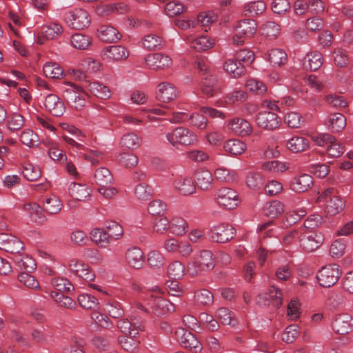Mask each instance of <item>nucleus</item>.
Masks as SVG:
<instances>
[{"instance_id": "1", "label": "nucleus", "mask_w": 353, "mask_h": 353, "mask_svg": "<svg viewBox=\"0 0 353 353\" xmlns=\"http://www.w3.org/2000/svg\"><path fill=\"white\" fill-rule=\"evenodd\" d=\"M214 266L215 260L212 252L205 250L200 252L194 261L188 263L187 270L192 276H196L202 272L212 270Z\"/></svg>"}, {"instance_id": "2", "label": "nucleus", "mask_w": 353, "mask_h": 353, "mask_svg": "<svg viewBox=\"0 0 353 353\" xmlns=\"http://www.w3.org/2000/svg\"><path fill=\"white\" fill-rule=\"evenodd\" d=\"M316 202H323L325 205V212L330 216H334L340 213L345 207L343 199L335 194V190L332 188L323 191L316 199Z\"/></svg>"}, {"instance_id": "3", "label": "nucleus", "mask_w": 353, "mask_h": 353, "mask_svg": "<svg viewBox=\"0 0 353 353\" xmlns=\"http://www.w3.org/2000/svg\"><path fill=\"white\" fill-rule=\"evenodd\" d=\"M64 19L72 29L82 30L88 27L91 19L88 12L81 8H76L66 12Z\"/></svg>"}, {"instance_id": "4", "label": "nucleus", "mask_w": 353, "mask_h": 353, "mask_svg": "<svg viewBox=\"0 0 353 353\" xmlns=\"http://www.w3.org/2000/svg\"><path fill=\"white\" fill-rule=\"evenodd\" d=\"M257 29L256 21L252 19H245L238 22L235 28L236 35L233 37V41L237 45L242 44L244 39L251 38Z\"/></svg>"}, {"instance_id": "5", "label": "nucleus", "mask_w": 353, "mask_h": 353, "mask_svg": "<svg viewBox=\"0 0 353 353\" xmlns=\"http://www.w3.org/2000/svg\"><path fill=\"white\" fill-rule=\"evenodd\" d=\"M167 140L174 147L178 144L189 145L196 141V134L190 130L179 127L176 128L172 132L166 134Z\"/></svg>"}, {"instance_id": "6", "label": "nucleus", "mask_w": 353, "mask_h": 353, "mask_svg": "<svg viewBox=\"0 0 353 353\" xmlns=\"http://www.w3.org/2000/svg\"><path fill=\"white\" fill-rule=\"evenodd\" d=\"M339 268L336 264H330L322 268L316 275L319 285L323 288H330L336 283L341 274Z\"/></svg>"}, {"instance_id": "7", "label": "nucleus", "mask_w": 353, "mask_h": 353, "mask_svg": "<svg viewBox=\"0 0 353 353\" xmlns=\"http://www.w3.org/2000/svg\"><path fill=\"white\" fill-rule=\"evenodd\" d=\"M324 235L317 231L303 230L301 233L300 245L306 252H313L323 243Z\"/></svg>"}, {"instance_id": "8", "label": "nucleus", "mask_w": 353, "mask_h": 353, "mask_svg": "<svg viewBox=\"0 0 353 353\" xmlns=\"http://www.w3.org/2000/svg\"><path fill=\"white\" fill-rule=\"evenodd\" d=\"M218 204L228 210L235 208L238 205V194L235 190L228 187H223L216 192Z\"/></svg>"}, {"instance_id": "9", "label": "nucleus", "mask_w": 353, "mask_h": 353, "mask_svg": "<svg viewBox=\"0 0 353 353\" xmlns=\"http://www.w3.org/2000/svg\"><path fill=\"white\" fill-rule=\"evenodd\" d=\"M176 338L181 345L186 349L197 353L202 350V345L199 340L192 332L179 328L175 332Z\"/></svg>"}, {"instance_id": "10", "label": "nucleus", "mask_w": 353, "mask_h": 353, "mask_svg": "<svg viewBox=\"0 0 353 353\" xmlns=\"http://www.w3.org/2000/svg\"><path fill=\"white\" fill-rule=\"evenodd\" d=\"M235 234L236 230L233 226L223 223L211 230L210 239L214 242L224 243L232 239Z\"/></svg>"}, {"instance_id": "11", "label": "nucleus", "mask_w": 353, "mask_h": 353, "mask_svg": "<svg viewBox=\"0 0 353 353\" xmlns=\"http://www.w3.org/2000/svg\"><path fill=\"white\" fill-rule=\"evenodd\" d=\"M313 178L308 174H299L292 178L290 188L296 193H303L308 191L313 185Z\"/></svg>"}, {"instance_id": "12", "label": "nucleus", "mask_w": 353, "mask_h": 353, "mask_svg": "<svg viewBox=\"0 0 353 353\" xmlns=\"http://www.w3.org/2000/svg\"><path fill=\"white\" fill-rule=\"evenodd\" d=\"M0 249L11 254H19L23 249V243L10 234H0Z\"/></svg>"}, {"instance_id": "13", "label": "nucleus", "mask_w": 353, "mask_h": 353, "mask_svg": "<svg viewBox=\"0 0 353 353\" xmlns=\"http://www.w3.org/2000/svg\"><path fill=\"white\" fill-rule=\"evenodd\" d=\"M256 122L259 127L272 130L279 126L281 119L274 112L265 111L257 114Z\"/></svg>"}, {"instance_id": "14", "label": "nucleus", "mask_w": 353, "mask_h": 353, "mask_svg": "<svg viewBox=\"0 0 353 353\" xmlns=\"http://www.w3.org/2000/svg\"><path fill=\"white\" fill-rule=\"evenodd\" d=\"M68 266L76 276L85 281L91 282L94 280V272L90 269L88 265L81 261L72 259L70 261Z\"/></svg>"}, {"instance_id": "15", "label": "nucleus", "mask_w": 353, "mask_h": 353, "mask_svg": "<svg viewBox=\"0 0 353 353\" xmlns=\"http://www.w3.org/2000/svg\"><path fill=\"white\" fill-rule=\"evenodd\" d=\"M101 55L102 59L107 61H121L128 57L129 52L123 46H110L104 48Z\"/></svg>"}, {"instance_id": "16", "label": "nucleus", "mask_w": 353, "mask_h": 353, "mask_svg": "<svg viewBox=\"0 0 353 353\" xmlns=\"http://www.w3.org/2000/svg\"><path fill=\"white\" fill-rule=\"evenodd\" d=\"M333 330L339 334H347L353 330V318L349 314H341L334 319Z\"/></svg>"}, {"instance_id": "17", "label": "nucleus", "mask_w": 353, "mask_h": 353, "mask_svg": "<svg viewBox=\"0 0 353 353\" xmlns=\"http://www.w3.org/2000/svg\"><path fill=\"white\" fill-rule=\"evenodd\" d=\"M43 103L46 110L54 117H61L65 112V105L56 94H49L47 95L45 97Z\"/></svg>"}, {"instance_id": "18", "label": "nucleus", "mask_w": 353, "mask_h": 353, "mask_svg": "<svg viewBox=\"0 0 353 353\" xmlns=\"http://www.w3.org/2000/svg\"><path fill=\"white\" fill-rule=\"evenodd\" d=\"M201 90L208 97H212L221 92V87L216 77L212 74L202 77Z\"/></svg>"}, {"instance_id": "19", "label": "nucleus", "mask_w": 353, "mask_h": 353, "mask_svg": "<svg viewBox=\"0 0 353 353\" xmlns=\"http://www.w3.org/2000/svg\"><path fill=\"white\" fill-rule=\"evenodd\" d=\"M145 63L152 70L164 69L172 63L171 58L161 53L148 54L145 57Z\"/></svg>"}, {"instance_id": "20", "label": "nucleus", "mask_w": 353, "mask_h": 353, "mask_svg": "<svg viewBox=\"0 0 353 353\" xmlns=\"http://www.w3.org/2000/svg\"><path fill=\"white\" fill-rule=\"evenodd\" d=\"M194 181L199 188L210 190L213 188L214 179L212 173L207 169H198L194 174Z\"/></svg>"}, {"instance_id": "21", "label": "nucleus", "mask_w": 353, "mask_h": 353, "mask_svg": "<svg viewBox=\"0 0 353 353\" xmlns=\"http://www.w3.org/2000/svg\"><path fill=\"white\" fill-rule=\"evenodd\" d=\"M97 37L103 42L112 43L119 41L121 34L110 25H101L97 29Z\"/></svg>"}, {"instance_id": "22", "label": "nucleus", "mask_w": 353, "mask_h": 353, "mask_svg": "<svg viewBox=\"0 0 353 353\" xmlns=\"http://www.w3.org/2000/svg\"><path fill=\"white\" fill-rule=\"evenodd\" d=\"M159 92L156 96L158 101L168 103L176 98L177 91L172 83L163 82L159 85Z\"/></svg>"}, {"instance_id": "23", "label": "nucleus", "mask_w": 353, "mask_h": 353, "mask_svg": "<svg viewBox=\"0 0 353 353\" xmlns=\"http://www.w3.org/2000/svg\"><path fill=\"white\" fill-rule=\"evenodd\" d=\"M174 185L179 193L184 196L192 194L196 190L195 185L192 178L189 176L177 177L174 181Z\"/></svg>"}, {"instance_id": "24", "label": "nucleus", "mask_w": 353, "mask_h": 353, "mask_svg": "<svg viewBox=\"0 0 353 353\" xmlns=\"http://www.w3.org/2000/svg\"><path fill=\"white\" fill-rule=\"evenodd\" d=\"M230 128L236 134L241 137H245L250 134L252 128L250 123L241 118H235L230 121Z\"/></svg>"}, {"instance_id": "25", "label": "nucleus", "mask_w": 353, "mask_h": 353, "mask_svg": "<svg viewBox=\"0 0 353 353\" xmlns=\"http://www.w3.org/2000/svg\"><path fill=\"white\" fill-rule=\"evenodd\" d=\"M125 259L131 267L140 269L144 263V254L139 248L132 247L127 250Z\"/></svg>"}, {"instance_id": "26", "label": "nucleus", "mask_w": 353, "mask_h": 353, "mask_svg": "<svg viewBox=\"0 0 353 353\" xmlns=\"http://www.w3.org/2000/svg\"><path fill=\"white\" fill-rule=\"evenodd\" d=\"M325 124L332 132H339L345 128L346 119L341 113L330 114L327 118Z\"/></svg>"}, {"instance_id": "27", "label": "nucleus", "mask_w": 353, "mask_h": 353, "mask_svg": "<svg viewBox=\"0 0 353 353\" xmlns=\"http://www.w3.org/2000/svg\"><path fill=\"white\" fill-rule=\"evenodd\" d=\"M323 64L322 55L319 52L307 54L303 60V66L307 70H317Z\"/></svg>"}, {"instance_id": "28", "label": "nucleus", "mask_w": 353, "mask_h": 353, "mask_svg": "<svg viewBox=\"0 0 353 353\" xmlns=\"http://www.w3.org/2000/svg\"><path fill=\"white\" fill-rule=\"evenodd\" d=\"M152 312L157 316H162L174 311L175 307L170 301L162 297L154 299L152 305Z\"/></svg>"}, {"instance_id": "29", "label": "nucleus", "mask_w": 353, "mask_h": 353, "mask_svg": "<svg viewBox=\"0 0 353 353\" xmlns=\"http://www.w3.org/2000/svg\"><path fill=\"white\" fill-rule=\"evenodd\" d=\"M263 210L265 216L274 219L283 212L284 205L281 201L274 200L266 203Z\"/></svg>"}, {"instance_id": "30", "label": "nucleus", "mask_w": 353, "mask_h": 353, "mask_svg": "<svg viewBox=\"0 0 353 353\" xmlns=\"http://www.w3.org/2000/svg\"><path fill=\"white\" fill-rule=\"evenodd\" d=\"M63 32L61 26L58 23H51L43 26L39 35V39L42 43L41 37L46 39H54Z\"/></svg>"}, {"instance_id": "31", "label": "nucleus", "mask_w": 353, "mask_h": 353, "mask_svg": "<svg viewBox=\"0 0 353 353\" xmlns=\"http://www.w3.org/2000/svg\"><path fill=\"white\" fill-rule=\"evenodd\" d=\"M94 177L96 183L103 188L108 187L113 180L110 171L106 168H98L95 171Z\"/></svg>"}, {"instance_id": "32", "label": "nucleus", "mask_w": 353, "mask_h": 353, "mask_svg": "<svg viewBox=\"0 0 353 353\" xmlns=\"http://www.w3.org/2000/svg\"><path fill=\"white\" fill-rule=\"evenodd\" d=\"M14 260L20 270H23L26 273L32 272L36 269L37 265L34 259L28 255L23 256L17 255Z\"/></svg>"}, {"instance_id": "33", "label": "nucleus", "mask_w": 353, "mask_h": 353, "mask_svg": "<svg viewBox=\"0 0 353 353\" xmlns=\"http://www.w3.org/2000/svg\"><path fill=\"white\" fill-rule=\"evenodd\" d=\"M286 146L292 152L297 153L305 150L309 147V141L302 137H294L288 141Z\"/></svg>"}, {"instance_id": "34", "label": "nucleus", "mask_w": 353, "mask_h": 353, "mask_svg": "<svg viewBox=\"0 0 353 353\" xmlns=\"http://www.w3.org/2000/svg\"><path fill=\"white\" fill-rule=\"evenodd\" d=\"M90 238L95 243L103 248L106 247L112 240L107 231H103L100 228L92 230L90 232Z\"/></svg>"}, {"instance_id": "35", "label": "nucleus", "mask_w": 353, "mask_h": 353, "mask_svg": "<svg viewBox=\"0 0 353 353\" xmlns=\"http://www.w3.org/2000/svg\"><path fill=\"white\" fill-rule=\"evenodd\" d=\"M84 339L74 336L70 341L69 344L63 347V353H85Z\"/></svg>"}, {"instance_id": "36", "label": "nucleus", "mask_w": 353, "mask_h": 353, "mask_svg": "<svg viewBox=\"0 0 353 353\" xmlns=\"http://www.w3.org/2000/svg\"><path fill=\"white\" fill-rule=\"evenodd\" d=\"M224 149L232 155H240L246 149V145L239 139H231L224 145Z\"/></svg>"}, {"instance_id": "37", "label": "nucleus", "mask_w": 353, "mask_h": 353, "mask_svg": "<svg viewBox=\"0 0 353 353\" xmlns=\"http://www.w3.org/2000/svg\"><path fill=\"white\" fill-rule=\"evenodd\" d=\"M119 343L121 347L128 352H133L137 350L140 343L137 336H132L130 335L120 336L118 338Z\"/></svg>"}, {"instance_id": "38", "label": "nucleus", "mask_w": 353, "mask_h": 353, "mask_svg": "<svg viewBox=\"0 0 353 353\" xmlns=\"http://www.w3.org/2000/svg\"><path fill=\"white\" fill-rule=\"evenodd\" d=\"M224 70L231 74L233 77L237 78L245 73V68L243 65H239V62L234 59L227 60L223 65Z\"/></svg>"}, {"instance_id": "39", "label": "nucleus", "mask_w": 353, "mask_h": 353, "mask_svg": "<svg viewBox=\"0 0 353 353\" xmlns=\"http://www.w3.org/2000/svg\"><path fill=\"white\" fill-rule=\"evenodd\" d=\"M268 61L273 66H280L287 61V54L281 49H272L268 53Z\"/></svg>"}, {"instance_id": "40", "label": "nucleus", "mask_w": 353, "mask_h": 353, "mask_svg": "<svg viewBox=\"0 0 353 353\" xmlns=\"http://www.w3.org/2000/svg\"><path fill=\"white\" fill-rule=\"evenodd\" d=\"M167 273L170 279L179 280L185 275V266L179 261H174L168 267Z\"/></svg>"}, {"instance_id": "41", "label": "nucleus", "mask_w": 353, "mask_h": 353, "mask_svg": "<svg viewBox=\"0 0 353 353\" xmlns=\"http://www.w3.org/2000/svg\"><path fill=\"white\" fill-rule=\"evenodd\" d=\"M120 145L122 148L134 150L141 145V139L134 133H128L121 138Z\"/></svg>"}, {"instance_id": "42", "label": "nucleus", "mask_w": 353, "mask_h": 353, "mask_svg": "<svg viewBox=\"0 0 353 353\" xmlns=\"http://www.w3.org/2000/svg\"><path fill=\"white\" fill-rule=\"evenodd\" d=\"M45 76L50 79H59L63 74L62 68L57 63H46L43 68Z\"/></svg>"}, {"instance_id": "43", "label": "nucleus", "mask_w": 353, "mask_h": 353, "mask_svg": "<svg viewBox=\"0 0 353 353\" xmlns=\"http://www.w3.org/2000/svg\"><path fill=\"white\" fill-rule=\"evenodd\" d=\"M78 301L79 305L87 310H95L99 307V301L98 299L89 294H82L79 295Z\"/></svg>"}, {"instance_id": "44", "label": "nucleus", "mask_w": 353, "mask_h": 353, "mask_svg": "<svg viewBox=\"0 0 353 353\" xmlns=\"http://www.w3.org/2000/svg\"><path fill=\"white\" fill-rule=\"evenodd\" d=\"M70 194L72 198L77 201H83L90 194V189L79 183H73L70 188Z\"/></svg>"}, {"instance_id": "45", "label": "nucleus", "mask_w": 353, "mask_h": 353, "mask_svg": "<svg viewBox=\"0 0 353 353\" xmlns=\"http://www.w3.org/2000/svg\"><path fill=\"white\" fill-rule=\"evenodd\" d=\"M72 46L79 50H85L91 45L90 38L81 33H76L71 37Z\"/></svg>"}, {"instance_id": "46", "label": "nucleus", "mask_w": 353, "mask_h": 353, "mask_svg": "<svg viewBox=\"0 0 353 353\" xmlns=\"http://www.w3.org/2000/svg\"><path fill=\"white\" fill-rule=\"evenodd\" d=\"M143 45L150 50H159L163 48V39L156 34H148L144 37Z\"/></svg>"}, {"instance_id": "47", "label": "nucleus", "mask_w": 353, "mask_h": 353, "mask_svg": "<svg viewBox=\"0 0 353 353\" xmlns=\"http://www.w3.org/2000/svg\"><path fill=\"white\" fill-rule=\"evenodd\" d=\"M216 316L223 325H229L234 327L237 324V320L234 318L232 313L226 307H220L216 312Z\"/></svg>"}, {"instance_id": "48", "label": "nucleus", "mask_w": 353, "mask_h": 353, "mask_svg": "<svg viewBox=\"0 0 353 353\" xmlns=\"http://www.w3.org/2000/svg\"><path fill=\"white\" fill-rule=\"evenodd\" d=\"M23 176L30 181H35L41 176V172L38 166L32 163L26 164L22 171Z\"/></svg>"}, {"instance_id": "49", "label": "nucleus", "mask_w": 353, "mask_h": 353, "mask_svg": "<svg viewBox=\"0 0 353 353\" xmlns=\"http://www.w3.org/2000/svg\"><path fill=\"white\" fill-rule=\"evenodd\" d=\"M90 90L92 94L98 98L107 99H109L111 96V92L110 89L107 86L99 82H94L90 83Z\"/></svg>"}, {"instance_id": "50", "label": "nucleus", "mask_w": 353, "mask_h": 353, "mask_svg": "<svg viewBox=\"0 0 353 353\" xmlns=\"http://www.w3.org/2000/svg\"><path fill=\"white\" fill-rule=\"evenodd\" d=\"M261 34L269 38L276 37L280 32L279 26L274 21H267L260 28Z\"/></svg>"}, {"instance_id": "51", "label": "nucleus", "mask_w": 353, "mask_h": 353, "mask_svg": "<svg viewBox=\"0 0 353 353\" xmlns=\"http://www.w3.org/2000/svg\"><path fill=\"white\" fill-rule=\"evenodd\" d=\"M20 140L21 143L28 147H34L39 145L38 135L32 130L27 129L22 132Z\"/></svg>"}, {"instance_id": "52", "label": "nucleus", "mask_w": 353, "mask_h": 353, "mask_svg": "<svg viewBox=\"0 0 353 353\" xmlns=\"http://www.w3.org/2000/svg\"><path fill=\"white\" fill-rule=\"evenodd\" d=\"M117 160L121 165L127 168H132L136 166L139 161L138 157L135 154L130 152L120 154Z\"/></svg>"}, {"instance_id": "53", "label": "nucleus", "mask_w": 353, "mask_h": 353, "mask_svg": "<svg viewBox=\"0 0 353 353\" xmlns=\"http://www.w3.org/2000/svg\"><path fill=\"white\" fill-rule=\"evenodd\" d=\"M263 178L258 172H250L246 177V184L250 189H260L263 185Z\"/></svg>"}, {"instance_id": "54", "label": "nucleus", "mask_w": 353, "mask_h": 353, "mask_svg": "<svg viewBox=\"0 0 353 353\" xmlns=\"http://www.w3.org/2000/svg\"><path fill=\"white\" fill-rule=\"evenodd\" d=\"M148 263L150 268L159 269L163 266L165 259L159 251L153 250L148 255Z\"/></svg>"}, {"instance_id": "55", "label": "nucleus", "mask_w": 353, "mask_h": 353, "mask_svg": "<svg viewBox=\"0 0 353 353\" xmlns=\"http://www.w3.org/2000/svg\"><path fill=\"white\" fill-rule=\"evenodd\" d=\"M265 3L263 1H256L247 3L245 7V14L248 13L251 16L259 15L265 11Z\"/></svg>"}, {"instance_id": "56", "label": "nucleus", "mask_w": 353, "mask_h": 353, "mask_svg": "<svg viewBox=\"0 0 353 353\" xmlns=\"http://www.w3.org/2000/svg\"><path fill=\"white\" fill-rule=\"evenodd\" d=\"M106 310L110 316L114 319L121 318L124 315V310L121 304L115 300L107 304Z\"/></svg>"}, {"instance_id": "57", "label": "nucleus", "mask_w": 353, "mask_h": 353, "mask_svg": "<svg viewBox=\"0 0 353 353\" xmlns=\"http://www.w3.org/2000/svg\"><path fill=\"white\" fill-rule=\"evenodd\" d=\"M45 210L50 214H56L61 210V201L53 196L46 199L44 203Z\"/></svg>"}, {"instance_id": "58", "label": "nucleus", "mask_w": 353, "mask_h": 353, "mask_svg": "<svg viewBox=\"0 0 353 353\" xmlns=\"http://www.w3.org/2000/svg\"><path fill=\"white\" fill-rule=\"evenodd\" d=\"M105 228L112 240L119 239L123 234L121 225L116 221H106Z\"/></svg>"}, {"instance_id": "59", "label": "nucleus", "mask_w": 353, "mask_h": 353, "mask_svg": "<svg viewBox=\"0 0 353 353\" xmlns=\"http://www.w3.org/2000/svg\"><path fill=\"white\" fill-rule=\"evenodd\" d=\"M134 194L140 200H149L152 194V189L146 183H141L136 186Z\"/></svg>"}, {"instance_id": "60", "label": "nucleus", "mask_w": 353, "mask_h": 353, "mask_svg": "<svg viewBox=\"0 0 353 353\" xmlns=\"http://www.w3.org/2000/svg\"><path fill=\"white\" fill-rule=\"evenodd\" d=\"M194 299L198 303L203 305H209L213 303V294L206 289L196 291L194 294Z\"/></svg>"}, {"instance_id": "61", "label": "nucleus", "mask_w": 353, "mask_h": 353, "mask_svg": "<svg viewBox=\"0 0 353 353\" xmlns=\"http://www.w3.org/2000/svg\"><path fill=\"white\" fill-rule=\"evenodd\" d=\"M285 123L292 128H299L304 122L303 117L297 112H291L288 113L285 118Z\"/></svg>"}, {"instance_id": "62", "label": "nucleus", "mask_w": 353, "mask_h": 353, "mask_svg": "<svg viewBox=\"0 0 353 353\" xmlns=\"http://www.w3.org/2000/svg\"><path fill=\"white\" fill-rule=\"evenodd\" d=\"M184 11V6L180 2L170 1L165 6V12L170 17L181 14Z\"/></svg>"}, {"instance_id": "63", "label": "nucleus", "mask_w": 353, "mask_h": 353, "mask_svg": "<svg viewBox=\"0 0 353 353\" xmlns=\"http://www.w3.org/2000/svg\"><path fill=\"white\" fill-rule=\"evenodd\" d=\"M236 59L239 65L243 63L250 64L254 60V54L248 49H241L236 54Z\"/></svg>"}, {"instance_id": "64", "label": "nucleus", "mask_w": 353, "mask_h": 353, "mask_svg": "<svg viewBox=\"0 0 353 353\" xmlns=\"http://www.w3.org/2000/svg\"><path fill=\"white\" fill-rule=\"evenodd\" d=\"M148 210L152 216H161L166 210V204L161 200H154L150 203Z\"/></svg>"}]
</instances>
